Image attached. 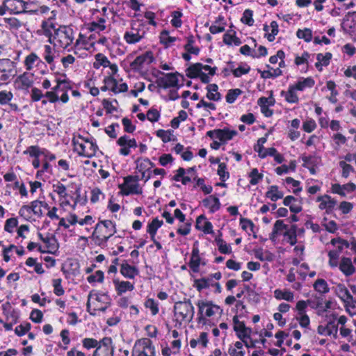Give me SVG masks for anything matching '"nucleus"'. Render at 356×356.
Wrapping results in <instances>:
<instances>
[{"instance_id": "obj_1", "label": "nucleus", "mask_w": 356, "mask_h": 356, "mask_svg": "<svg viewBox=\"0 0 356 356\" xmlns=\"http://www.w3.org/2000/svg\"><path fill=\"white\" fill-rule=\"evenodd\" d=\"M74 32L71 27L67 26H60L54 29L53 39L49 37V42H54V45L65 49L73 42Z\"/></svg>"}, {"instance_id": "obj_2", "label": "nucleus", "mask_w": 356, "mask_h": 356, "mask_svg": "<svg viewBox=\"0 0 356 356\" xmlns=\"http://www.w3.org/2000/svg\"><path fill=\"white\" fill-rule=\"evenodd\" d=\"M87 310L91 315H95L96 312H105L108 307V298L105 294H101L91 291L88 296Z\"/></svg>"}, {"instance_id": "obj_3", "label": "nucleus", "mask_w": 356, "mask_h": 356, "mask_svg": "<svg viewBox=\"0 0 356 356\" xmlns=\"http://www.w3.org/2000/svg\"><path fill=\"white\" fill-rule=\"evenodd\" d=\"M175 315L181 318L182 321L191 322L194 316L195 309L190 299L184 298L183 301L176 302L174 305Z\"/></svg>"}, {"instance_id": "obj_4", "label": "nucleus", "mask_w": 356, "mask_h": 356, "mask_svg": "<svg viewBox=\"0 0 356 356\" xmlns=\"http://www.w3.org/2000/svg\"><path fill=\"white\" fill-rule=\"evenodd\" d=\"M198 307V321L200 323L205 320V317H211L216 314H222V309L209 300H199L197 303Z\"/></svg>"}, {"instance_id": "obj_5", "label": "nucleus", "mask_w": 356, "mask_h": 356, "mask_svg": "<svg viewBox=\"0 0 356 356\" xmlns=\"http://www.w3.org/2000/svg\"><path fill=\"white\" fill-rule=\"evenodd\" d=\"M131 356H155V347L148 338L137 340L132 349Z\"/></svg>"}, {"instance_id": "obj_6", "label": "nucleus", "mask_w": 356, "mask_h": 356, "mask_svg": "<svg viewBox=\"0 0 356 356\" xmlns=\"http://www.w3.org/2000/svg\"><path fill=\"white\" fill-rule=\"evenodd\" d=\"M124 179V184L119 185L122 195H129V194L142 193V189L138 183L139 180L138 176H127Z\"/></svg>"}, {"instance_id": "obj_7", "label": "nucleus", "mask_w": 356, "mask_h": 356, "mask_svg": "<svg viewBox=\"0 0 356 356\" xmlns=\"http://www.w3.org/2000/svg\"><path fill=\"white\" fill-rule=\"evenodd\" d=\"M234 323V330L236 332V334L242 342H243L246 347H248L247 339L250 338V335L252 333V330L250 327L245 326L244 322L240 321L238 319L237 316H234L233 318Z\"/></svg>"}, {"instance_id": "obj_8", "label": "nucleus", "mask_w": 356, "mask_h": 356, "mask_svg": "<svg viewBox=\"0 0 356 356\" xmlns=\"http://www.w3.org/2000/svg\"><path fill=\"white\" fill-rule=\"evenodd\" d=\"M114 347L112 345V339L104 337L100 341V344L93 353L92 356H113Z\"/></svg>"}, {"instance_id": "obj_9", "label": "nucleus", "mask_w": 356, "mask_h": 356, "mask_svg": "<svg viewBox=\"0 0 356 356\" xmlns=\"http://www.w3.org/2000/svg\"><path fill=\"white\" fill-rule=\"evenodd\" d=\"M16 73L15 63L10 59H0V79L7 81Z\"/></svg>"}, {"instance_id": "obj_10", "label": "nucleus", "mask_w": 356, "mask_h": 356, "mask_svg": "<svg viewBox=\"0 0 356 356\" xmlns=\"http://www.w3.org/2000/svg\"><path fill=\"white\" fill-rule=\"evenodd\" d=\"M115 232V225L111 220H102L96 225L95 234H102L106 240H108Z\"/></svg>"}, {"instance_id": "obj_11", "label": "nucleus", "mask_w": 356, "mask_h": 356, "mask_svg": "<svg viewBox=\"0 0 356 356\" xmlns=\"http://www.w3.org/2000/svg\"><path fill=\"white\" fill-rule=\"evenodd\" d=\"M335 291L338 297L345 303L346 307H351L353 309L356 310L353 297L344 285L338 284Z\"/></svg>"}, {"instance_id": "obj_12", "label": "nucleus", "mask_w": 356, "mask_h": 356, "mask_svg": "<svg viewBox=\"0 0 356 356\" xmlns=\"http://www.w3.org/2000/svg\"><path fill=\"white\" fill-rule=\"evenodd\" d=\"M5 7L10 14H19L26 12V3L22 0H4Z\"/></svg>"}, {"instance_id": "obj_13", "label": "nucleus", "mask_w": 356, "mask_h": 356, "mask_svg": "<svg viewBox=\"0 0 356 356\" xmlns=\"http://www.w3.org/2000/svg\"><path fill=\"white\" fill-rule=\"evenodd\" d=\"M33 74L27 72L17 76L14 82L15 88L18 90H27L33 86Z\"/></svg>"}, {"instance_id": "obj_14", "label": "nucleus", "mask_w": 356, "mask_h": 356, "mask_svg": "<svg viewBox=\"0 0 356 356\" xmlns=\"http://www.w3.org/2000/svg\"><path fill=\"white\" fill-rule=\"evenodd\" d=\"M154 60L152 53L147 51L142 55L136 58V59L131 63L130 66L134 70H139L142 69L145 65H149Z\"/></svg>"}, {"instance_id": "obj_15", "label": "nucleus", "mask_w": 356, "mask_h": 356, "mask_svg": "<svg viewBox=\"0 0 356 356\" xmlns=\"http://www.w3.org/2000/svg\"><path fill=\"white\" fill-rule=\"evenodd\" d=\"M117 143L122 147L120 153L124 156L129 155L131 147H136L137 143L135 139H130L129 136L124 135L118 138Z\"/></svg>"}, {"instance_id": "obj_16", "label": "nucleus", "mask_w": 356, "mask_h": 356, "mask_svg": "<svg viewBox=\"0 0 356 356\" xmlns=\"http://www.w3.org/2000/svg\"><path fill=\"white\" fill-rule=\"evenodd\" d=\"M334 316L333 321L330 320L325 326L320 325L318 326L317 332L321 335H332L334 339L337 338L338 327L334 323Z\"/></svg>"}, {"instance_id": "obj_17", "label": "nucleus", "mask_w": 356, "mask_h": 356, "mask_svg": "<svg viewBox=\"0 0 356 356\" xmlns=\"http://www.w3.org/2000/svg\"><path fill=\"white\" fill-rule=\"evenodd\" d=\"M178 73H168L165 77L160 78L157 83L159 86L163 88L176 87L178 85Z\"/></svg>"}, {"instance_id": "obj_18", "label": "nucleus", "mask_w": 356, "mask_h": 356, "mask_svg": "<svg viewBox=\"0 0 356 356\" xmlns=\"http://www.w3.org/2000/svg\"><path fill=\"white\" fill-rule=\"evenodd\" d=\"M80 147L81 148V152L79 154L87 157L95 155L98 149L97 145L89 140H86L84 144H80Z\"/></svg>"}, {"instance_id": "obj_19", "label": "nucleus", "mask_w": 356, "mask_h": 356, "mask_svg": "<svg viewBox=\"0 0 356 356\" xmlns=\"http://www.w3.org/2000/svg\"><path fill=\"white\" fill-rule=\"evenodd\" d=\"M339 269L346 276L354 273L355 268L352 264L351 259L348 257H343L339 263Z\"/></svg>"}, {"instance_id": "obj_20", "label": "nucleus", "mask_w": 356, "mask_h": 356, "mask_svg": "<svg viewBox=\"0 0 356 356\" xmlns=\"http://www.w3.org/2000/svg\"><path fill=\"white\" fill-rule=\"evenodd\" d=\"M283 203L285 206L289 207L290 211L293 213H297L302 210L300 201L291 195L286 196L284 199Z\"/></svg>"}, {"instance_id": "obj_21", "label": "nucleus", "mask_w": 356, "mask_h": 356, "mask_svg": "<svg viewBox=\"0 0 356 356\" xmlns=\"http://www.w3.org/2000/svg\"><path fill=\"white\" fill-rule=\"evenodd\" d=\"M317 202H321L319 204L321 209H326L327 211L332 210L337 204V202L327 195L318 197Z\"/></svg>"}, {"instance_id": "obj_22", "label": "nucleus", "mask_w": 356, "mask_h": 356, "mask_svg": "<svg viewBox=\"0 0 356 356\" xmlns=\"http://www.w3.org/2000/svg\"><path fill=\"white\" fill-rule=\"evenodd\" d=\"M202 202L205 207L210 209L211 212H215L220 207L219 199L213 195H210L207 198L204 199Z\"/></svg>"}, {"instance_id": "obj_23", "label": "nucleus", "mask_w": 356, "mask_h": 356, "mask_svg": "<svg viewBox=\"0 0 356 356\" xmlns=\"http://www.w3.org/2000/svg\"><path fill=\"white\" fill-rule=\"evenodd\" d=\"M120 273L123 276L127 278L133 279L138 274V269L128 264H123L121 265Z\"/></svg>"}, {"instance_id": "obj_24", "label": "nucleus", "mask_w": 356, "mask_h": 356, "mask_svg": "<svg viewBox=\"0 0 356 356\" xmlns=\"http://www.w3.org/2000/svg\"><path fill=\"white\" fill-rule=\"evenodd\" d=\"M113 282L118 295H121L127 291H132L134 289V284L128 281L120 282L118 280H114Z\"/></svg>"}, {"instance_id": "obj_25", "label": "nucleus", "mask_w": 356, "mask_h": 356, "mask_svg": "<svg viewBox=\"0 0 356 356\" xmlns=\"http://www.w3.org/2000/svg\"><path fill=\"white\" fill-rule=\"evenodd\" d=\"M202 70V64L197 63L189 66L186 70V76L191 79L199 77Z\"/></svg>"}, {"instance_id": "obj_26", "label": "nucleus", "mask_w": 356, "mask_h": 356, "mask_svg": "<svg viewBox=\"0 0 356 356\" xmlns=\"http://www.w3.org/2000/svg\"><path fill=\"white\" fill-rule=\"evenodd\" d=\"M218 87L216 84H209L207 86V97L213 101H218L221 98L220 94L218 92Z\"/></svg>"}, {"instance_id": "obj_27", "label": "nucleus", "mask_w": 356, "mask_h": 356, "mask_svg": "<svg viewBox=\"0 0 356 356\" xmlns=\"http://www.w3.org/2000/svg\"><path fill=\"white\" fill-rule=\"evenodd\" d=\"M236 135V131H231L229 129H217V138L222 142H226L231 140L234 136Z\"/></svg>"}, {"instance_id": "obj_28", "label": "nucleus", "mask_w": 356, "mask_h": 356, "mask_svg": "<svg viewBox=\"0 0 356 356\" xmlns=\"http://www.w3.org/2000/svg\"><path fill=\"white\" fill-rule=\"evenodd\" d=\"M57 84L52 88L57 94L58 92H68L72 88L70 81L66 79H57Z\"/></svg>"}, {"instance_id": "obj_29", "label": "nucleus", "mask_w": 356, "mask_h": 356, "mask_svg": "<svg viewBox=\"0 0 356 356\" xmlns=\"http://www.w3.org/2000/svg\"><path fill=\"white\" fill-rule=\"evenodd\" d=\"M143 34L144 33H143V34H140L138 31L126 32L124 35V38L127 43L134 44L139 42L141 40V38H143Z\"/></svg>"}, {"instance_id": "obj_30", "label": "nucleus", "mask_w": 356, "mask_h": 356, "mask_svg": "<svg viewBox=\"0 0 356 356\" xmlns=\"http://www.w3.org/2000/svg\"><path fill=\"white\" fill-rule=\"evenodd\" d=\"M194 286L197 288V289L199 291H202L204 289L209 288L210 286H213L212 278L204 277L202 279L195 280Z\"/></svg>"}, {"instance_id": "obj_31", "label": "nucleus", "mask_w": 356, "mask_h": 356, "mask_svg": "<svg viewBox=\"0 0 356 356\" xmlns=\"http://www.w3.org/2000/svg\"><path fill=\"white\" fill-rule=\"evenodd\" d=\"M275 297L277 300H285L286 301L292 302L293 300V293L290 291H282L276 289L274 291Z\"/></svg>"}, {"instance_id": "obj_32", "label": "nucleus", "mask_w": 356, "mask_h": 356, "mask_svg": "<svg viewBox=\"0 0 356 356\" xmlns=\"http://www.w3.org/2000/svg\"><path fill=\"white\" fill-rule=\"evenodd\" d=\"M266 196L272 201L275 202L277 200L282 198L284 194L281 191H279L277 186H271L266 193Z\"/></svg>"}, {"instance_id": "obj_33", "label": "nucleus", "mask_w": 356, "mask_h": 356, "mask_svg": "<svg viewBox=\"0 0 356 356\" xmlns=\"http://www.w3.org/2000/svg\"><path fill=\"white\" fill-rule=\"evenodd\" d=\"M95 62L93 63V67L95 69H99L100 66L106 67L109 65L110 61L104 54L99 53L95 55Z\"/></svg>"}, {"instance_id": "obj_34", "label": "nucleus", "mask_w": 356, "mask_h": 356, "mask_svg": "<svg viewBox=\"0 0 356 356\" xmlns=\"http://www.w3.org/2000/svg\"><path fill=\"white\" fill-rule=\"evenodd\" d=\"M56 50L49 45H44L43 57L49 64H52L55 58Z\"/></svg>"}, {"instance_id": "obj_35", "label": "nucleus", "mask_w": 356, "mask_h": 356, "mask_svg": "<svg viewBox=\"0 0 356 356\" xmlns=\"http://www.w3.org/2000/svg\"><path fill=\"white\" fill-rule=\"evenodd\" d=\"M314 288L321 293H325L329 291L327 282L323 279H318L314 284Z\"/></svg>"}, {"instance_id": "obj_36", "label": "nucleus", "mask_w": 356, "mask_h": 356, "mask_svg": "<svg viewBox=\"0 0 356 356\" xmlns=\"http://www.w3.org/2000/svg\"><path fill=\"white\" fill-rule=\"evenodd\" d=\"M296 88L294 86H291L288 91L285 93V99L289 103H296L298 102V97L295 92Z\"/></svg>"}, {"instance_id": "obj_37", "label": "nucleus", "mask_w": 356, "mask_h": 356, "mask_svg": "<svg viewBox=\"0 0 356 356\" xmlns=\"http://www.w3.org/2000/svg\"><path fill=\"white\" fill-rule=\"evenodd\" d=\"M314 81L312 78H306L303 81H298L295 86L298 90H303L305 88H312L314 85Z\"/></svg>"}, {"instance_id": "obj_38", "label": "nucleus", "mask_w": 356, "mask_h": 356, "mask_svg": "<svg viewBox=\"0 0 356 356\" xmlns=\"http://www.w3.org/2000/svg\"><path fill=\"white\" fill-rule=\"evenodd\" d=\"M296 35L298 38L304 39L306 42H310L312 39V32L309 29H298Z\"/></svg>"}, {"instance_id": "obj_39", "label": "nucleus", "mask_w": 356, "mask_h": 356, "mask_svg": "<svg viewBox=\"0 0 356 356\" xmlns=\"http://www.w3.org/2000/svg\"><path fill=\"white\" fill-rule=\"evenodd\" d=\"M242 93V91L238 89H232L227 92L226 95V101L229 104H232L234 102L236 98Z\"/></svg>"}, {"instance_id": "obj_40", "label": "nucleus", "mask_w": 356, "mask_h": 356, "mask_svg": "<svg viewBox=\"0 0 356 356\" xmlns=\"http://www.w3.org/2000/svg\"><path fill=\"white\" fill-rule=\"evenodd\" d=\"M252 15L253 12L250 9H246L243 12L241 21L248 26H252L254 23Z\"/></svg>"}, {"instance_id": "obj_41", "label": "nucleus", "mask_w": 356, "mask_h": 356, "mask_svg": "<svg viewBox=\"0 0 356 356\" xmlns=\"http://www.w3.org/2000/svg\"><path fill=\"white\" fill-rule=\"evenodd\" d=\"M163 221L158 218H154L147 226V232L148 233L156 234L157 229L161 227Z\"/></svg>"}, {"instance_id": "obj_42", "label": "nucleus", "mask_w": 356, "mask_h": 356, "mask_svg": "<svg viewBox=\"0 0 356 356\" xmlns=\"http://www.w3.org/2000/svg\"><path fill=\"white\" fill-rule=\"evenodd\" d=\"M40 204H42V201L34 200L31 203L30 206L31 207V212L38 217H41L43 214Z\"/></svg>"}, {"instance_id": "obj_43", "label": "nucleus", "mask_w": 356, "mask_h": 356, "mask_svg": "<svg viewBox=\"0 0 356 356\" xmlns=\"http://www.w3.org/2000/svg\"><path fill=\"white\" fill-rule=\"evenodd\" d=\"M250 181L252 185H256L263 178V175L259 173L257 168H253L250 173Z\"/></svg>"}, {"instance_id": "obj_44", "label": "nucleus", "mask_w": 356, "mask_h": 356, "mask_svg": "<svg viewBox=\"0 0 356 356\" xmlns=\"http://www.w3.org/2000/svg\"><path fill=\"white\" fill-rule=\"evenodd\" d=\"M3 21L10 29L17 30L22 26V22L15 17L4 18Z\"/></svg>"}, {"instance_id": "obj_45", "label": "nucleus", "mask_w": 356, "mask_h": 356, "mask_svg": "<svg viewBox=\"0 0 356 356\" xmlns=\"http://www.w3.org/2000/svg\"><path fill=\"white\" fill-rule=\"evenodd\" d=\"M13 95L10 91L3 90L0 92V104L5 105L10 102L13 99Z\"/></svg>"}, {"instance_id": "obj_46", "label": "nucleus", "mask_w": 356, "mask_h": 356, "mask_svg": "<svg viewBox=\"0 0 356 356\" xmlns=\"http://www.w3.org/2000/svg\"><path fill=\"white\" fill-rule=\"evenodd\" d=\"M226 170V164L225 163H220L218 168V175L222 181H226L229 177V172Z\"/></svg>"}, {"instance_id": "obj_47", "label": "nucleus", "mask_w": 356, "mask_h": 356, "mask_svg": "<svg viewBox=\"0 0 356 356\" xmlns=\"http://www.w3.org/2000/svg\"><path fill=\"white\" fill-rule=\"evenodd\" d=\"M201 264V259L200 255L191 256V261L189 262V266L192 270L195 273L199 271V266Z\"/></svg>"}, {"instance_id": "obj_48", "label": "nucleus", "mask_w": 356, "mask_h": 356, "mask_svg": "<svg viewBox=\"0 0 356 356\" xmlns=\"http://www.w3.org/2000/svg\"><path fill=\"white\" fill-rule=\"evenodd\" d=\"M83 346L87 349H90L93 348H97V346L100 344V341H98L92 338H85L83 339Z\"/></svg>"}, {"instance_id": "obj_49", "label": "nucleus", "mask_w": 356, "mask_h": 356, "mask_svg": "<svg viewBox=\"0 0 356 356\" xmlns=\"http://www.w3.org/2000/svg\"><path fill=\"white\" fill-rule=\"evenodd\" d=\"M145 306L147 308L150 309L152 314L156 315L159 312L158 304L154 299L149 298L145 302Z\"/></svg>"}, {"instance_id": "obj_50", "label": "nucleus", "mask_w": 356, "mask_h": 356, "mask_svg": "<svg viewBox=\"0 0 356 356\" xmlns=\"http://www.w3.org/2000/svg\"><path fill=\"white\" fill-rule=\"evenodd\" d=\"M38 59V56L34 53H31L28 55L24 60V64L26 67V69L28 70H31L33 68V63Z\"/></svg>"}, {"instance_id": "obj_51", "label": "nucleus", "mask_w": 356, "mask_h": 356, "mask_svg": "<svg viewBox=\"0 0 356 356\" xmlns=\"http://www.w3.org/2000/svg\"><path fill=\"white\" fill-rule=\"evenodd\" d=\"M216 241L221 253L229 254L231 252L230 247L222 238H216Z\"/></svg>"}, {"instance_id": "obj_52", "label": "nucleus", "mask_w": 356, "mask_h": 356, "mask_svg": "<svg viewBox=\"0 0 356 356\" xmlns=\"http://www.w3.org/2000/svg\"><path fill=\"white\" fill-rule=\"evenodd\" d=\"M172 19L171 20V24L173 26L178 28L181 26V20L180 18L182 16V13L180 11H173L172 13Z\"/></svg>"}, {"instance_id": "obj_53", "label": "nucleus", "mask_w": 356, "mask_h": 356, "mask_svg": "<svg viewBox=\"0 0 356 356\" xmlns=\"http://www.w3.org/2000/svg\"><path fill=\"white\" fill-rule=\"evenodd\" d=\"M271 33L266 34V38L268 41L273 42L275 40V35L278 33V24L277 22L273 21L270 23Z\"/></svg>"}, {"instance_id": "obj_54", "label": "nucleus", "mask_w": 356, "mask_h": 356, "mask_svg": "<svg viewBox=\"0 0 356 356\" xmlns=\"http://www.w3.org/2000/svg\"><path fill=\"white\" fill-rule=\"evenodd\" d=\"M31 329V324L29 323H25L21 324L15 327V332L18 336H22L25 334Z\"/></svg>"}, {"instance_id": "obj_55", "label": "nucleus", "mask_w": 356, "mask_h": 356, "mask_svg": "<svg viewBox=\"0 0 356 356\" xmlns=\"http://www.w3.org/2000/svg\"><path fill=\"white\" fill-rule=\"evenodd\" d=\"M61 281L60 278L53 280L54 292L58 296L63 295L65 292L61 286Z\"/></svg>"}, {"instance_id": "obj_56", "label": "nucleus", "mask_w": 356, "mask_h": 356, "mask_svg": "<svg viewBox=\"0 0 356 356\" xmlns=\"http://www.w3.org/2000/svg\"><path fill=\"white\" fill-rule=\"evenodd\" d=\"M17 226V220L16 218H8L6 221V224L4 226L5 231L12 233L13 232V228Z\"/></svg>"}, {"instance_id": "obj_57", "label": "nucleus", "mask_w": 356, "mask_h": 356, "mask_svg": "<svg viewBox=\"0 0 356 356\" xmlns=\"http://www.w3.org/2000/svg\"><path fill=\"white\" fill-rule=\"evenodd\" d=\"M104 280V273L102 270H97L94 275H91L88 277V281L90 283L99 282H102Z\"/></svg>"}, {"instance_id": "obj_58", "label": "nucleus", "mask_w": 356, "mask_h": 356, "mask_svg": "<svg viewBox=\"0 0 356 356\" xmlns=\"http://www.w3.org/2000/svg\"><path fill=\"white\" fill-rule=\"evenodd\" d=\"M92 238L95 244L99 246L104 245L108 241L106 239L104 236H102V234H95V230L92 233Z\"/></svg>"}, {"instance_id": "obj_59", "label": "nucleus", "mask_w": 356, "mask_h": 356, "mask_svg": "<svg viewBox=\"0 0 356 356\" xmlns=\"http://www.w3.org/2000/svg\"><path fill=\"white\" fill-rule=\"evenodd\" d=\"M332 56V54L329 52L326 53L325 55L323 54H318L316 56V59L317 60L321 62L324 66H327L329 65Z\"/></svg>"}, {"instance_id": "obj_60", "label": "nucleus", "mask_w": 356, "mask_h": 356, "mask_svg": "<svg viewBox=\"0 0 356 356\" xmlns=\"http://www.w3.org/2000/svg\"><path fill=\"white\" fill-rule=\"evenodd\" d=\"M160 40L162 43L169 44L175 41L176 38L169 36V33L167 31H163L161 33Z\"/></svg>"}, {"instance_id": "obj_61", "label": "nucleus", "mask_w": 356, "mask_h": 356, "mask_svg": "<svg viewBox=\"0 0 356 356\" xmlns=\"http://www.w3.org/2000/svg\"><path fill=\"white\" fill-rule=\"evenodd\" d=\"M193 38H190L188 39V42L187 44L184 46V48L190 54H198L199 51H200V49L199 48L197 47H193Z\"/></svg>"}, {"instance_id": "obj_62", "label": "nucleus", "mask_w": 356, "mask_h": 356, "mask_svg": "<svg viewBox=\"0 0 356 356\" xmlns=\"http://www.w3.org/2000/svg\"><path fill=\"white\" fill-rule=\"evenodd\" d=\"M339 165L342 168V176L345 178H347L350 172L353 171V168L345 161H340Z\"/></svg>"}, {"instance_id": "obj_63", "label": "nucleus", "mask_w": 356, "mask_h": 356, "mask_svg": "<svg viewBox=\"0 0 356 356\" xmlns=\"http://www.w3.org/2000/svg\"><path fill=\"white\" fill-rule=\"evenodd\" d=\"M31 207L28 205L22 206L19 211V215L26 220H29L31 218Z\"/></svg>"}, {"instance_id": "obj_64", "label": "nucleus", "mask_w": 356, "mask_h": 356, "mask_svg": "<svg viewBox=\"0 0 356 356\" xmlns=\"http://www.w3.org/2000/svg\"><path fill=\"white\" fill-rule=\"evenodd\" d=\"M339 252L337 250H331L328 252L329 264L331 266L336 267L337 266V259L339 257Z\"/></svg>"}]
</instances>
